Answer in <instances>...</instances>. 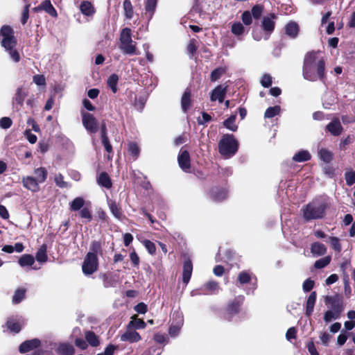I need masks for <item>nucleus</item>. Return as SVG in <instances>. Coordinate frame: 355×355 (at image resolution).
<instances>
[{
	"mask_svg": "<svg viewBox=\"0 0 355 355\" xmlns=\"http://www.w3.org/2000/svg\"><path fill=\"white\" fill-rule=\"evenodd\" d=\"M98 258L94 253H87L83 263L82 270L85 275H89L98 269Z\"/></svg>",
	"mask_w": 355,
	"mask_h": 355,
	"instance_id": "423d86ee",
	"label": "nucleus"
},
{
	"mask_svg": "<svg viewBox=\"0 0 355 355\" xmlns=\"http://www.w3.org/2000/svg\"><path fill=\"white\" fill-rule=\"evenodd\" d=\"M243 301V297L239 296L238 298L235 299L234 302L230 303L227 306V311L230 315H232L234 313H236L239 311V306L242 302Z\"/></svg>",
	"mask_w": 355,
	"mask_h": 355,
	"instance_id": "6ab92c4d",
	"label": "nucleus"
},
{
	"mask_svg": "<svg viewBox=\"0 0 355 355\" xmlns=\"http://www.w3.org/2000/svg\"><path fill=\"white\" fill-rule=\"evenodd\" d=\"M33 82L40 86L45 85L46 80L43 75H35L33 76Z\"/></svg>",
	"mask_w": 355,
	"mask_h": 355,
	"instance_id": "69168bd1",
	"label": "nucleus"
},
{
	"mask_svg": "<svg viewBox=\"0 0 355 355\" xmlns=\"http://www.w3.org/2000/svg\"><path fill=\"white\" fill-rule=\"evenodd\" d=\"M325 62L319 52H308L304 59L302 75L309 81L323 80L325 76Z\"/></svg>",
	"mask_w": 355,
	"mask_h": 355,
	"instance_id": "f257e3e1",
	"label": "nucleus"
},
{
	"mask_svg": "<svg viewBox=\"0 0 355 355\" xmlns=\"http://www.w3.org/2000/svg\"><path fill=\"white\" fill-rule=\"evenodd\" d=\"M345 180L348 185L351 186L355 183V173L353 171H348L345 173Z\"/></svg>",
	"mask_w": 355,
	"mask_h": 355,
	"instance_id": "680f3d73",
	"label": "nucleus"
},
{
	"mask_svg": "<svg viewBox=\"0 0 355 355\" xmlns=\"http://www.w3.org/2000/svg\"><path fill=\"white\" fill-rule=\"evenodd\" d=\"M324 303L331 310L338 311V313H341L343 309L341 298L338 295L325 296Z\"/></svg>",
	"mask_w": 355,
	"mask_h": 355,
	"instance_id": "6e6552de",
	"label": "nucleus"
},
{
	"mask_svg": "<svg viewBox=\"0 0 355 355\" xmlns=\"http://www.w3.org/2000/svg\"><path fill=\"white\" fill-rule=\"evenodd\" d=\"M327 130L334 136H338L341 134L343 127L338 119H334L327 125Z\"/></svg>",
	"mask_w": 355,
	"mask_h": 355,
	"instance_id": "4468645a",
	"label": "nucleus"
},
{
	"mask_svg": "<svg viewBox=\"0 0 355 355\" xmlns=\"http://www.w3.org/2000/svg\"><path fill=\"white\" fill-rule=\"evenodd\" d=\"M119 80V77L116 74H112L107 79V85L113 92V93H116L117 91V83Z\"/></svg>",
	"mask_w": 355,
	"mask_h": 355,
	"instance_id": "ea45409f",
	"label": "nucleus"
},
{
	"mask_svg": "<svg viewBox=\"0 0 355 355\" xmlns=\"http://www.w3.org/2000/svg\"><path fill=\"white\" fill-rule=\"evenodd\" d=\"M227 93V87L223 85H218L211 94V101H218L219 103H222L224 100L225 94Z\"/></svg>",
	"mask_w": 355,
	"mask_h": 355,
	"instance_id": "f8f14e48",
	"label": "nucleus"
},
{
	"mask_svg": "<svg viewBox=\"0 0 355 355\" xmlns=\"http://www.w3.org/2000/svg\"><path fill=\"white\" fill-rule=\"evenodd\" d=\"M329 243L334 250L337 252L341 251V246L339 243V239L337 237H330Z\"/></svg>",
	"mask_w": 355,
	"mask_h": 355,
	"instance_id": "5fc2aeb1",
	"label": "nucleus"
},
{
	"mask_svg": "<svg viewBox=\"0 0 355 355\" xmlns=\"http://www.w3.org/2000/svg\"><path fill=\"white\" fill-rule=\"evenodd\" d=\"M119 49L123 53L127 55H138L139 51L137 49V44L132 39V32L130 28H124L120 33Z\"/></svg>",
	"mask_w": 355,
	"mask_h": 355,
	"instance_id": "7ed1b4c3",
	"label": "nucleus"
},
{
	"mask_svg": "<svg viewBox=\"0 0 355 355\" xmlns=\"http://www.w3.org/2000/svg\"><path fill=\"white\" fill-rule=\"evenodd\" d=\"M210 196L214 200L220 202L226 198L227 191L224 189L215 188L210 191Z\"/></svg>",
	"mask_w": 355,
	"mask_h": 355,
	"instance_id": "4be33fe9",
	"label": "nucleus"
},
{
	"mask_svg": "<svg viewBox=\"0 0 355 355\" xmlns=\"http://www.w3.org/2000/svg\"><path fill=\"white\" fill-rule=\"evenodd\" d=\"M202 288L205 291H208L211 293L218 290V286L216 282H209L205 284Z\"/></svg>",
	"mask_w": 355,
	"mask_h": 355,
	"instance_id": "4d7b16f0",
	"label": "nucleus"
},
{
	"mask_svg": "<svg viewBox=\"0 0 355 355\" xmlns=\"http://www.w3.org/2000/svg\"><path fill=\"white\" fill-rule=\"evenodd\" d=\"M80 8L82 13L87 16L92 15L94 12L92 5L89 1H83Z\"/></svg>",
	"mask_w": 355,
	"mask_h": 355,
	"instance_id": "f704fd0d",
	"label": "nucleus"
},
{
	"mask_svg": "<svg viewBox=\"0 0 355 355\" xmlns=\"http://www.w3.org/2000/svg\"><path fill=\"white\" fill-rule=\"evenodd\" d=\"M191 105V92L188 89H187L181 100V105L182 110L186 112L190 107Z\"/></svg>",
	"mask_w": 355,
	"mask_h": 355,
	"instance_id": "cd10ccee",
	"label": "nucleus"
},
{
	"mask_svg": "<svg viewBox=\"0 0 355 355\" xmlns=\"http://www.w3.org/2000/svg\"><path fill=\"white\" fill-rule=\"evenodd\" d=\"M90 252L88 253H94L97 256L98 254H101V245L98 241L92 242L90 247Z\"/></svg>",
	"mask_w": 355,
	"mask_h": 355,
	"instance_id": "603ef678",
	"label": "nucleus"
},
{
	"mask_svg": "<svg viewBox=\"0 0 355 355\" xmlns=\"http://www.w3.org/2000/svg\"><path fill=\"white\" fill-rule=\"evenodd\" d=\"M251 279L250 275L247 272L243 271L238 275V280L240 284H244L248 283Z\"/></svg>",
	"mask_w": 355,
	"mask_h": 355,
	"instance_id": "3c124183",
	"label": "nucleus"
},
{
	"mask_svg": "<svg viewBox=\"0 0 355 355\" xmlns=\"http://www.w3.org/2000/svg\"><path fill=\"white\" fill-rule=\"evenodd\" d=\"M178 162L180 167L184 171L187 172L190 168V156L187 150H181L178 156Z\"/></svg>",
	"mask_w": 355,
	"mask_h": 355,
	"instance_id": "9d476101",
	"label": "nucleus"
},
{
	"mask_svg": "<svg viewBox=\"0 0 355 355\" xmlns=\"http://www.w3.org/2000/svg\"><path fill=\"white\" fill-rule=\"evenodd\" d=\"M261 84L264 87H268L272 84V77L269 74H264L263 75L261 79Z\"/></svg>",
	"mask_w": 355,
	"mask_h": 355,
	"instance_id": "bf43d9fd",
	"label": "nucleus"
},
{
	"mask_svg": "<svg viewBox=\"0 0 355 355\" xmlns=\"http://www.w3.org/2000/svg\"><path fill=\"white\" fill-rule=\"evenodd\" d=\"M58 351L64 355H73L75 352L73 347L68 343L60 344Z\"/></svg>",
	"mask_w": 355,
	"mask_h": 355,
	"instance_id": "473e14b6",
	"label": "nucleus"
},
{
	"mask_svg": "<svg viewBox=\"0 0 355 355\" xmlns=\"http://www.w3.org/2000/svg\"><path fill=\"white\" fill-rule=\"evenodd\" d=\"M1 37V45L10 54V58L16 62L20 60V56L17 50L14 49L17 41L13 35V30L9 26H3L0 30Z\"/></svg>",
	"mask_w": 355,
	"mask_h": 355,
	"instance_id": "f03ea898",
	"label": "nucleus"
},
{
	"mask_svg": "<svg viewBox=\"0 0 355 355\" xmlns=\"http://www.w3.org/2000/svg\"><path fill=\"white\" fill-rule=\"evenodd\" d=\"M25 289H17L12 297V302L14 304L19 303L25 297Z\"/></svg>",
	"mask_w": 355,
	"mask_h": 355,
	"instance_id": "de8ad7c7",
	"label": "nucleus"
},
{
	"mask_svg": "<svg viewBox=\"0 0 355 355\" xmlns=\"http://www.w3.org/2000/svg\"><path fill=\"white\" fill-rule=\"evenodd\" d=\"M85 338L87 341L93 347H96L99 345L98 337L92 331H87L85 333Z\"/></svg>",
	"mask_w": 355,
	"mask_h": 355,
	"instance_id": "c9c22d12",
	"label": "nucleus"
},
{
	"mask_svg": "<svg viewBox=\"0 0 355 355\" xmlns=\"http://www.w3.org/2000/svg\"><path fill=\"white\" fill-rule=\"evenodd\" d=\"M311 159V154L308 150H302L294 155L293 159L297 162L308 161Z\"/></svg>",
	"mask_w": 355,
	"mask_h": 355,
	"instance_id": "bb28decb",
	"label": "nucleus"
},
{
	"mask_svg": "<svg viewBox=\"0 0 355 355\" xmlns=\"http://www.w3.org/2000/svg\"><path fill=\"white\" fill-rule=\"evenodd\" d=\"M22 183L25 188L33 191L37 192L39 191V183L34 178L31 176H26L23 178Z\"/></svg>",
	"mask_w": 355,
	"mask_h": 355,
	"instance_id": "ddd939ff",
	"label": "nucleus"
},
{
	"mask_svg": "<svg viewBox=\"0 0 355 355\" xmlns=\"http://www.w3.org/2000/svg\"><path fill=\"white\" fill-rule=\"evenodd\" d=\"M124 14L127 19H130L133 17V7L130 0H124L123 3Z\"/></svg>",
	"mask_w": 355,
	"mask_h": 355,
	"instance_id": "7c9ffc66",
	"label": "nucleus"
},
{
	"mask_svg": "<svg viewBox=\"0 0 355 355\" xmlns=\"http://www.w3.org/2000/svg\"><path fill=\"white\" fill-rule=\"evenodd\" d=\"M40 344V341L37 339H33L22 343L19 346V351L21 353L28 352L31 349L36 348Z\"/></svg>",
	"mask_w": 355,
	"mask_h": 355,
	"instance_id": "dca6fc26",
	"label": "nucleus"
},
{
	"mask_svg": "<svg viewBox=\"0 0 355 355\" xmlns=\"http://www.w3.org/2000/svg\"><path fill=\"white\" fill-rule=\"evenodd\" d=\"M157 3V0H147L145 3V10L147 13L150 14V17H152Z\"/></svg>",
	"mask_w": 355,
	"mask_h": 355,
	"instance_id": "79ce46f5",
	"label": "nucleus"
},
{
	"mask_svg": "<svg viewBox=\"0 0 355 355\" xmlns=\"http://www.w3.org/2000/svg\"><path fill=\"white\" fill-rule=\"evenodd\" d=\"M285 33L291 38H295L299 33L300 28L295 21H290L285 26Z\"/></svg>",
	"mask_w": 355,
	"mask_h": 355,
	"instance_id": "2eb2a0df",
	"label": "nucleus"
},
{
	"mask_svg": "<svg viewBox=\"0 0 355 355\" xmlns=\"http://www.w3.org/2000/svg\"><path fill=\"white\" fill-rule=\"evenodd\" d=\"M97 182L100 186L106 189H110L112 186V181L107 173L105 172H102L100 173L97 178Z\"/></svg>",
	"mask_w": 355,
	"mask_h": 355,
	"instance_id": "412c9836",
	"label": "nucleus"
},
{
	"mask_svg": "<svg viewBox=\"0 0 355 355\" xmlns=\"http://www.w3.org/2000/svg\"><path fill=\"white\" fill-rule=\"evenodd\" d=\"M340 315V313L329 309L324 313V320L326 322H329L332 320L338 319Z\"/></svg>",
	"mask_w": 355,
	"mask_h": 355,
	"instance_id": "58836bf2",
	"label": "nucleus"
},
{
	"mask_svg": "<svg viewBox=\"0 0 355 355\" xmlns=\"http://www.w3.org/2000/svg\"><path fill=\"white\" fill-rule=\"evenodd\" d=\"M311 251L314 256H321L326 253L327 248L322 243L316 242L311 245Z\"/></svg>",
	"mask_w": 355,
	"mask_h": 355,
	"instance_id": "5701e85b",
	"label": "nucleus"
},
{
	"mask_svg": "<svg viewBox=\"0 0 355 355\" xmlns=\"http://www.w3.org/2000/svg\"><path fill=\"white\" fill-rule=\"evenodd\" d=\"M236 117V116L235 114L230 116L227 119H226L223 122L224 126L231 131H236L237 130V125L235 123Z\"/></svg>",
	"mask_w": 355,
	"mask_h": 355,
	"instance_id": "2f4dec72",
	"label": "nucleus"
},
{
	"mask_svg": "<svg viewBox=\"0 0 355 355\" xmlns=\"http://www.w3.org/2000/svg\"><path fill=\"white\" fill-rule=\"evenodd\" d=\"M35 257L37 261L40 262H46L47 261L46 249L44 245L38 250Z\"/></svg>",
	"mask_w": 355,
	"mask_h": 355,
	"instance_id": "c03bdc74",
	"label": "nucleus"
},
{
	"mask_svg": "<svg viewBox=\"0 0 355 355\" xmlns=\"http://www.w3.org/2000/svg\"><path fill=\"white\" fill-rule=\"evenodd\" d=\"M325 209L324 204L313 201L303 209V216L306 220L321 218L324 215Z\"/></svg>",
	"mask_w": 355,
	"mask_h": 355,
	"instance_id": "20e7f679",
	"label": "nucleus"
},
{
	"mask_svg": "<svg viewBox=\"0 0 355 355\" xmlns=\"http://www.w3.org/2000/svg\"><path fill=\"white\" fill-rule=\"evenodd\" d=\"M128 327H131L132 329H144L146 326L145 322L141 319H137L136 316H132L131 318V320L130 321Z\"/></svg>",
	"mask_w": 355,
	"mask_h": 355,
	"instance_id": "c85d7f7f",
	"label": "nucleus"
},
{
	"mask_svg": "<svg viewBox=\"0 0 355 355\" xmlns=\"http://www.w3.org/2000/svg\"><path fill=\"white\" fill-rule=\"evenodd\" d=\"M41 8L44 10L46 12H48L50 15L53 17H57L58 14L54 8V7L52 6L50 1H45L42 3L40 6Z\"/></svg>",
	"mask_w": 355,
	"mask_h": 355,
	"instance_id": "72a5a7b5",
	"label": "nucleus"
},
{
	"mask_svg": "<svg viewBox=\"0 0 355 355\" xmlns=\"http://www.w3.org/2000/svg\"><path fill=\"white\" fill-rule=\"evenodd\" d=\"M143 244L150 254H155L156 252L155 245L149 240H144Z\"/></svg>",
	"mask_w": 355,
	"mask_h": 355,
	"instance_id": "864d4df0",
	"label": "nucleus"
},
{
	"mask_svg": "<svg viewBox=\"0 0 355 355\" xmlns=\"http://www.w3.org/2000/svg\"><path fill=\"white\" fill-rule=\"evenodd\" d=\"M83 124L85 129L91 133H95L98 131V124L96 118L91 114L82 112Z\"/></svg>",
	"mask_w": 355,
	"mask_h": 355,
	"instance_id": "0eeeda50",
	"label": "nucleus"
},
{
	"mask_svg": "<svg viewBox=\"0 0 355 355\" xmlns=\"http://www.w3.org/2000/svg\"><path fill=\"white\" fill-rule=\"evenodd\" d=\"M80 215L83 218H85L88 221H90L92 220L91 212L87 208L83 209L80 212Z\"/></svg>",
	"mask_w": 355,
	"mask_h": 355,
	"instance_id": "774afa93",
	"label": "nucleus"
},
{
	"mask_svg": "<svg viewBox=\"0 0 355 355\" xmlns=\"http://www.w3.org/2000/svg\"><path fill=\"white\" fill-rule=\"evenodd\" d=\"M85 200L81 197H77L73 200V201L70 204V209L71 211H78L81 209V207L84 205Z\"/></svg>",
	"mask_w": 355,
	"mask_h": 355,
	"instance_id": "e433bc0d",
	"label": "nucleus"
},
{
	"mask_svg": "<svg viewBox=\"0 0 355 355\" xmlns=\"http://www.w3.org/2000/svg\"><path fill=\"white\" fill-rule=\"evenodd\" d=\"M280 110L281 108L278 105L270 107L266 110L264 116L266 118H272L277 115L280 112Z\"/></svg>",
	"mask_w": 355,
	"mask_h": 355,
	"instance_id": "a18cd8bd",
	"label": "nucleus"
},
{
	"mask_svg": "<svg viewBox=\"0 0 355 355\" xmlns=\"http://www.w3.org/2000/svg\"><path fill=\"white\" fill-rule=\"evenodd\" d=\"M314 286V282L311 279H306L302 285V288L304 291L309 292L310 291Z\"/></svg>",
	"mask_w": 355,
	"mask_h": 355,
	"instance_id": "0e129e2a",
	"label": "nucleus"
},
{
	"mask_svg": "<svg viewBox=\"0 0 355 355\" xmlns=\"http://www.w3.org/2000/svg\"><path fill=\"white\" fill-rule=\"evenodd\" d=\"M231 31L234 35L239 36L244 33L245 28L241 23L236 22L232 25Z\"/></svg>",
	"mask_w": 355,
	"mask_h": 355,
	"instance_id": "49530a36",
	"label": "nucleus"
},
{
	"mask_svg": "<svg viewBox=\"0 0 355 355\" xmlns=\"http://www.w3.org/2000/svg\"><path fill=\"white\" fill-rule=\"evenodd\" d=\"M140 340L141 336L139 333L128 326L127 327L126 331L121 336V340L123 342L136 343Z\"/></svg>",
	"mask_w": 355,
	"mask_h": 355,
	"instance_id": "9b49d317",
	"label": "nucleus"
},
{
	"mask_svg": "<svg viewBox=\"0 0 355 355\" xmlns=\"http://www.w3.org/2000/svg\"><path fill=\"white\" fill-rule=\"evenodd\" d=\"M7 326L10 331L15 333H18L21 330V324L17 322H15L13 320H8Z\"/></svg>",
	"mask_w": 355,
	"mask_h": 355,
	"instance_id": "8fccbe9b",
	"label": "nucleus"
},
{
	"mask_svg": "<svg viewBox=\"0 0 355 355\" xmlns=\"http://www.w3.org/2000/svg\"><path fill=\"white\" fill-rule=\"evenodd\" d=\"M24 135L31 144H35L37 141V137L34 134L31 133L30 130H26L24 131Z\"/></svg>",
	"mask_w": 355,
	"mask_h": 355,
	"instance_id": "338daca9",
	"label": "nucleus"
},
{
	"mask_svg": "<svg viewBox=\"0 0 355 355\" xmlns=\"http://www.w3.org/2000/svg\"><path fill=\"white\" fill-rule=\"evenodd\" d=\"M12 125V120L9 117H3L0 119V127L3 129L9 128Z\"/></svg>",
	"mask_w": 355,
	"mask_h": 355,
	"instance_id": "e2e57ef3",
	"label": "nucleus"
},
{
	"mask_svg": "<svg viewBox=\"0 0 355 355\" xmlns=\"http://www.w3.org/2000/svg\"><path fill=\"white\" fill-rule=\"evenodd\" d=\"M18 263L23 268L31 266L35 263V259L31 254H24L19 259Z\"/></svg>",
	"mask_w": 355,
	"mask_h": 355,
	"instance_id": "a878e982",
	"label": "nucleus"
},
{
	"mask_svg": "<svg viewBox=\"0 0 355 355\" xmlns=\"http://www.w3.org/2000/svg\"><path fill=\"white\" fill-rule=\"evenodd\" d=\"M316 301V293L312 292L306 301V315L310 316L313 311L315 303Z\"/></svg>",
	"mask_w": 355,
	"mask_h": 355,
	"instance_id": "aec40b11",
	"label": "nucleus"
},
{
	"mask_svg": "<svg viewBox=\"0 0 355 355\" xmlns=\"http://www.w3.org/2000/svg\"><path fill=\"white\" fill-rule=\"evenodd\" d=\"M128 152L132 156L133 159L135 160L139 155L140 148L135 142H130L128 144Z\"/></svg>",
	"mask_w": 355,
	"mask_h": 355,
	"instance_id": "4c0bfd02",
	"label": "nucleus"
},
{
	"mask_svg": "<svg viewBox=\"0 0 355 355\" xmlns=\"http://www.w3.org/2000/svg\"><path fill=\"white\" fill-rule=\"evenodd\" d=\"M55 182L57 186L60 188L67 187V183L64 181L63 176L61 174H58L55 176L54 178Z\"/></svg>",
	"mask_w": 355,
	"mask_h": 355,
	"instance_id": "052dcab7",
	"label": "nucleus"
},
{
	"mask_svg": "<svg viewBox=\"0 0 355 355\" xmlns=\"http://www.w3.org/2000/svg\"><path fill=\"white\" fill-rule=\"evenodd\" d=\"M331 261V257L329 256L324 257L323 258H321L318 260H317L315 263L314 266L316 268L321 269L327 266Z\"/></svg>",
	"mask_w": 355,
	"mask_h": 355,
	"instance_id": "09e8293b",
	"label": "nucleus"
},
{
	"mask_svg": "<svg viewBox=\"0 0 355 355\" xmlns=\"http://www.w3.org/2000/svg\"><path fill=\"white\" fill-rule=\"evenodd\" d=\"M192 270H193V266H192L191 261L190 260H186L184 263V268H183V274H182L183 282L186 284H187L190 280L191 273H192Z\"/></svg>",
	"mask_w": 355,
	"mask_h": 355,
	"instance_id": "a211bd4d",
	"label": "nucleus"
},
{
	"mask_svg": "<svg viewBox=\"0 0 355 355\" xmlns=\"http://www.w3.org/2000/svg\"><path fill=\"white\" fill-rule=\"evenodd\" d=\"M219 152L222 155L231 157L238 150V142L232 135H225L220 139L219 144Z\"/></svg>",
	"mask_w": 355,
	"mask_h": 355,
	"instance_id": "39448f33",
	"label": "nucleus"
},
{
	"mask_svg": "<svg viewBox=\"0 0 355 355\" xmlns=\"http://www.w3.org/2000/svg\"><path fill=\"white\" fill-rule=\"evenodd\" d=\"M276 16L274 14H270L268 16H265L261 21V27L263 31L267 33V35L264 37L267 40L270 34L273 31L275 25Z\"/></svg>",
	"mask_w": 355,
	"mask_h": 355,
	"instance_id": "1a4fd4ad",
	"label": "nucleus"
},
{
	"mask_svg": "<svg viewBox=\"0 0 355 355\" xmlns=\"http://www.w3.org/2000/svg\"><path fill=\"white\" fill-rule=\"evenodd\" d=\"M34 173L35 175V180L40 182L42 183L44 182L47 177V171L45 169V168L40 167L35 169Z\"/></svg>",
	"mask_w": 355,
	"mask_h": 355,
	"instance_id": "c756f323",
	"label": "nucleus"
},
{
	"mask_svg": "<svg viewBox=\"0 0 355 355\" xmlns=\"http://www.w3.org/2000/svg\"><path fill=\"white\" fill-rule=\"evenodd\" d=\"M26 96L27 93L23 89V88L19 87L17 89L15 97L13 98V104L21 106Z\"/></svg>",
	"mask_w": 355,
	"mask_h": 355,
	"instance_id": "b1692460",
	"label": "nucleus"
},
{
	"mask_svg": "<svg viewBox=\"0 0 355 355\" xmlns=\"http://www.w3.org/2000/svg\"><path fill=\"white\" fill-rule=\"evenodd\" d=\"M320 158L324 162L329 163L332 159V153L325 148H321L318 151Z\"/></svg>",
	"mask_w": 355,
	"mask_h": 355,
	"instance_id": "a19ab883",
	"label": "nucleus"
},
{
	"mask_svg": "<svg viewBox=\"0 0 355 355\" xmlns=\"http://www.w3.org/2000/svg\"><path fill=\"white\" fill-rule=\"evenodd\" d=\"M241 19H242L243 23L245 25L248 26V25L251 24L252 22L251 12L250 11L243 12V13L242 14V16H241Z\"/></svg>",
	"mask_w": 355,
	"mask_h": 355,
	"instance_id": "6e6d98bb",
	"label": "nucleus"
},
{
	"mask_svg": "<svg viewBox=\"0 0 355 355\" xmlns=\"http://www.w3.org/2000/svg\"><path fill=\"white\" fill-rule=\"evenodd\" d=\"M101 132V142H102L103 145L104 146L105 150L110 153L112 151V145L110 144L108 137L107 136V128H106L105 123L102 124Z\"/></svg>",
	"mask_w": 355,
	"mask_h": 355,
	"instance_id": "f3484780",
	"label": "nucleus"
},
{
	"mask_svg": "<svg viewBox=\"0 0 355 355\" xmlns=\"http://www.w3.org/2000/svg\"><path fill=\"white\" fill-rule=\"evenodd\" d=\"M226 71V69L224 67H218L214 69L210 76L211 81L215 82L218 80Z\"/></svg>",
	"mask_w": 355,
	"mask_h": 355,
	"instance_id": "37998d69",
	"label": "nucleus"
},
{
	"mask_svg": "<svg viewBox=\"0 0 355 355\" xmlns=\"http://www.w3.org/2000/svg\"><path fill=\"white\" fill-rule=\"evenodd\" d=\"M108 206L110 209L111 213L113 214V216L121 220L123 218V214L121 210V208L119 207V205L116 203V202L112 200L108 201Z\"/></svg>",
	"mask_w": 355,
	"mask_h": 355,
	"instance_id": "393cba45",
	"label": "nucleus"
},
{
	"mask_svg": "<svg viewBox=\"0 0 355 355\" xmlns=\"http://www.w3.org/2000/svg\"><path fill=\"white\" fill-rule=\"evenodd\" d=\"M262 12H263L262 6H261L259 5H256L252 7L251 15H252V16H253V17L254 19H259L261 17Z\"/></svg>",
	"mask_w": 355,
	"mask_h": 355,
	"instance_id": "13d9d810",
	"label": "nucleus"
}]
</instances>
